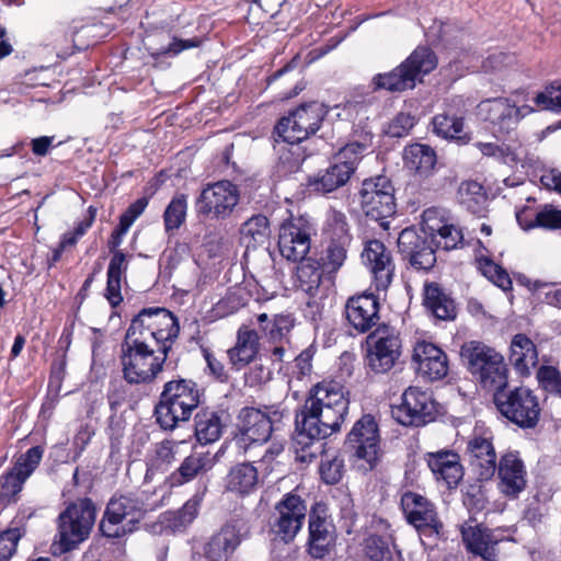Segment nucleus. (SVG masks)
Listing matches in <instances>:
<instances>
[{
	"mask_svg": "<svg viewBox=\"0 0 561 561\" xmlns=\"http://www.w3.org/2000/svg\"><path fill=\"white\" fill-rule=\"evenodd\" d=\"M215 466V456L207 451H194L187 456L172 474L173 484H184L199 474L208 472Z\"/></svg>",
	"mask_w": 561,
	"mask_h": 561,
	"instance_id": "obj_36",
	"label": "nucleus"
},
{
	"mask_svg": "<svg viewBox=\"0 0 561 561\" xmlns=\"http://www.w3.org/2000/svg\"><path fill=\"white\" fill-rule=\"evenodd\" d=\"M297 266V286L299 289L313 297L320 287L322 280V270L320 265L312 260L306 257L299 261Z\"/></svg>",
	"mask_w": 561,
	"mask_h": 561,
	"instance_id": "obj_45",
	"label": "nucleus"
},
{
	"mask_svg": "<svg viewBox=\"0 0 561 561\" xmlns=\"http://www.w3.org/2000/svg\"><path fill=\"white\" fill-rule=\"evenodd\" d=\"M394 188L391 181L383 175L367 179L362 184L360 204L367 217L382 221L396 213ZM385 226L383 222H380Z\"/></svg>",
	"mask_w": 561,
	"mask_h": 561,
	"instance_id": "obj_15",
	"label": "nucleus"
},
{
	"mask_svg": "<svg viewBox=\"0 0 561 561\" xmlns=\"http://www.w3.org/2000/svg\"><path fill=\"white\" fill-rule=\"evenodd\" d=\"M433 131L445 139H461L463 121L461 117L447 114H437L432 121Z\"/></svg>",
	"mask_w": 561,
	"mask_h": 561,
	"instance_id": "obj_46",
	"label": "nucleus"
},
{
	"mask_svg": "<svg viewBox=\"0 0 561 561\" xmlns=\"http://www.w3.org/2000/svg\"><path fill=\"white\" fill-rule=\"evenodd\" d=\"M363 264L370 271L377 290H386L393 277L394 264L391 253L379 240H368L364 243L360 254Z\"/></svg>",
	"mask_w": 561,
	"mask_h": 561,
	"instance_id": "obj_24",
	"label": "nucleus"
},
{
	"mask_svg": "<svg viewBox=\"0 0 561 561\" xmlns=\"http://www.w3.org/2000/svg\"><path fill=\"white\" fill-rule=\"evenodd\" d=\"M401 506L409 524L425 536L438 535L443 524L437 518L434 505L424 496L407 492L401 497Z\"/></svg>",
	"mask_w": 561,
	"mask_h": 561,
	"instance_id": "obj_22",
	"label": "nucleus"
},
{
	"mask_svg": "<svg viewBox=\"0 0 561 561\" xmlns=\"http://www.w3.org/2000/svg\"><path fill=\"white\" fill-rule=\"evenodd\" d=\"M436 210L426 209L423 213V225L436 248L449 251L456 249L462 242V233L454 225L442 224L436 219Z\"/></svg>",
	"mask_w": 561,
	"mask_h": 561,
	"instance_id": "obj_33",
	"label": "nucleus"
},
{
	"mask_svg": "<svg viewBox=\"0 0 561 561\" xmlns=\"http://www.w3.org/2000/svg\"><path fill=\"white\" fill-rule=\"evenodd\" d=\"M351 244L330 241L322 257L323 268L329 273H336L345 263Z\"/></svg>",
	"mask_w": 561,
	"mask_h": 561,
	"instance_id": "obj_50",
	"label": "nucleus"
},
{
	"mask_svg": "<svg viewBox=\"0 0 561 561\" xmlns=\"http://www.w3.org/2000/svg\"><path fill=\"white\" fill-rule=\"evenodd\" d=\"M379 308V300L374 294L353 296L345 305L346 319L357 332L366 333L377 324Z\"/></svg>",
	"mask_w": 561,
	"mask_h": 561,
	"instance_id": "obj_26",
	"label": "nucleus"
},
{
	"mask_svg": "<svg viewBox=\"0 0 561 561\" xmlns=\"http://www.w3.org/2000/svg\"><path fill=\"white\" fill-rule=\"evenodd\" d=\"M536 105L541 110L561 113V84L553 82L535 98Z\"/></svg>",
	"mask_w": 561,
	"mask_h": 561,
	"instance_id": "obj_52",
	"label": "nucleus"
},
{
	"mask_svg": "<svg viewBox=\"0 0 561 561\" xmlns=\"http://www.w3.org/2000/svg\"><path fill=\"white\" fill-rule=\"evenodd\" d=\"M345 448L358 460L367 463L365 470H371L379 460V431L375 419L367 414L353 426L345 440Z\"/></svg>",
	"mask_w": 561,
	"mask_h": 561,
	"instance_id": "obj_16",
	"label": "nucleus"
},
{
	"mask_svg": "<svg viewBox=\"0 0 561 561\" xmlns=\"http://www.w3.org/2000/svg\"><path fill=\"white\" fill-rule=\"evenodd\" d=\"M329 240L333 242L351 244L353 237L350 233V226L346 216L337 210H332L328 217Z\"/></svg>",
	"mask_w": 561,
	"mask_h": 561,
	"instance_id": "obj_48",
	"label": "nucleus"
},
{
	"mask_svg": "<svg viewBox=\"0 0 561 561\" xmlns=\"http://www.w3.org/2000/svg\"><path fill=\"white\" fill-rule=\"evenodd\" d=\"M248 535L249 530L239 522L224 525L205 545V557L210 561L228 559Z\"/></svg>",
	"mask_w": 561,
	"mask_h": 561,
	"instance_id": "obj_25",
	"label": "nucleus"
},
{
	"mask_svg": "<svg viewBox=\"0 0 561 561\" xmlns=\"http://www.w3.org/2000/svg\"><path fill=\"white\" fill-rule=\"evenodd\" d=\"M437 67V57L428 47L420 46L397 68L386 73H377L371 79L373 91L386 90L402 92L413 89L416 81Z\"/></svg>",
	"mask_w": 561,
	"mask_h": 561,
	"instance_id": "obj_4",
	"label": "nucleus"
},
{
	"mask_svg": "<svg viewBox=\"0 0 561 561\" xmlns=\"http://www.w3.org/2000/svg\"><path fill=\"white\" fill-rule=\"evenodd\" d=\"M310 234L311 226L302 217L282 224L278 234L280 255L287 261H302L310 250Z\"/></svg>",
	"mask_w": 561,
	"mask_h": 561,
	"instance_id": "obj_20",
	"label": "nucleus"
},
{
	"mask_svg": "<svg viewBox=\"0 0 561 561\" xmlns=\"http://www.w3.org/2000/svg\"><path fill=\"white\" fill-rule=\"evenodd\" d=\"M199 502L201 499L194 496L193 499L188 500L181 510L173 513L174 518L172 526L175 529H180L190 525L197 516Z\"/></svg>",
	"mask_w": 561,
	"mask_h": 561,
	"instance_id": "obj_60",
	"label": "nucleus"
},
{
	"mask_svg": "<svg viewBox=\"0 0 561 561\" xmlns=\"http://www.w3.org/2000/svg\"><path fill=\"white\" fill-rule=\"evenodd\" d=\"M224 423L221 415L208 409L201 410L195 415V436L202 444L214 443L221 436Z\"/></svg>",
	"mask_w": 561,
	"mask_h": 561,
	"instance_id": "obj_41",
	"label": "nucleus"
},
{
	"mask_svg": "<svg viewBox=\"0 0 561 561\" xmlns=\"http://www.w3.org/2000/svg\"><path fill=\"white\" fill-rule=\"evenodd\" d=\"M534 288L536 290L547 289L543 291L542 301L551 307L561 309V287L557 288L552 284L537 280L534 283Z\"/></svg>",
	"mask_w": 561,
	"mask_h": 561,
	"instance_id": "obj_62",
	"label": "nucleus"
},
{
	"mask_svg": "<svg viewBox=\"0 0 561 561\" xmlns=\"http://www.w3.org/2000/svg\"><path fill=\"white\" fill-rule=\"evenodd\" d=\"M187 199L186 195L174 196L167 206L163 220L167 232L179 229L186 219Z\"/></svg>",
	"mask_w": 561,
	"mask_h": 561,
	"instance_id": "obj_47",
	"label": "nucleus"
},
{
	"mask_svg": "<svg viewBox=\"0 0 561 561\" xmlns=\"http://www.w3.org/2000/svg\"><path fill=\"white\" fill-rule=\"evenodd\" d=\"M199 41L197 38L192 39H178L160 33L158 35H149L145 39V47L152 57H159L163 55L176 56L181 51L197 47Z\"/></svg>",
	"mask_w": 561,
	"mask_h": 561,
	"instance_id": "obj_39",
	"label": "nucleus"
},
{
	"mask_svg": "<svg viewBox=\"0 0 561 561\" xmlns=\"http://www.w3.org/2000/svg\"><path fill=\"white\" fill-rule=\"evenodd\" d=\"M496 470L501 480V490L508 496H516L526 486V470L524 462L517 453L508 451L504 454Z\"/></svg>",
	"mask_w": 561,
	"mask_h": 561,
	"instance_id": "obj_30",
	"label": "nucleus"
},
{
	"mask_svg": "<svg viewBox=\"0 0 561 561\" xmlns=\"http://www.w3.org/2000/svg\"><path fill=\"white\" fill-rule=\"evenodd\" d=\"M135 318L136 328L145 327L156 336L158 353H169L180 332L178 318L165 308H145Z\"/></svg>",
	"mask_w": 561,
	"mask_h": 561,
	"instance_id": "obj_19",
	"label": "nucleus"
},
{
	"mask_svg": "<svg viewBox=\"0 0 561 561\" xmlns=\"http://www.w3.org/2000/svg\"><path fill=\"white\" fill-rule=\"evenodd\" d=\"M398 250L415 270L430 271L436 263L433 242L424 226L421 230L403 229L398 237Z\"/></svg>",
	"mask_w": 561,
	"mask_h": 561,
	"instance_id": "obj_18",
	"label": "nucleus"
},
{
	"mask_svg": "<svg viewBox=\"0 0 561 561\" xmlns=\"http://www.w3.org/2000/svg\"><path fill=\"white\" fill-rule=\"evenodd\" d=\"M302 160L299 148H291L287 152H283L279 157V163L286 172L297 171L300 168Z\"/></svg>",
	"mask_w": 561,
	"mask_h": 561,
	"instance_id": "obj_64",
	"label": "nucleus"
},
{
	"mask_svg": "<svg viewBox=\"0 0 561 561\" xmlns=\"http://www.w3.org/2000/svg\"><path fill=\"white\" fill-rule=\"evenodd\" d=\"M44 455L42 446H34L19 455L12 468L0 476V507L14 504L20 499L24 483L39 466Z\"/></svg>",
	"mask_w": 561,
	"mask_h": 561,
	"instance_id": "obj_10",
	"label": "nucleus"
},
{
	"mask_svg": "<svg viewBox=\"0 0 561 561\" xmlns=\"http://www.w3.org/2000/svg\"><path fill=\"white\" fill-rule=\"evenodd\" d=\"M460 356L470 374L488 390L505 388L507 368L503 356L493 347L480 342H466L460 348Z\"/></svg>",
	"mask_w": 561,
	"mask_h": 561,
	"instance_id": "obj_5",
	"label": "nucleus"
},
{
	"mask_svg": "<svg viewBox=\"0 0 561 561\" xmlns=\"http://www.w3.org/2000/svg\"><path fill=\"white\" fill-rule=\"evenodd\" d=\"M415 125V117L410 113L401 112L397 114L388 124L386 133L390 137L401 138L409 135Z\"/></svg>",
	"mask_w": 561,
	"mask_h": 561,
	"instance_id": "obj_58",
	"label": "nucleus"
},
{
	"mask_svg": "<svg viewBox=\"0 0 561 561\" xmlns=\"http://www.w3.org/2000/svg\"><path fill=\"white\" fill-rule=\"evenodd\" d=\"M459 203L470 213L481 215L485 209L486 194L476 181L462 182L458 188Z\"/></svg>",
	"mask_w": 561,
	"mask_h": 561,
	"instance_id": "obj_44",
	"label": "nucleus"
},
{
	"mask_svg": "<svg viewBox=\"0 0 561 561\" xmlns=\"http://www.w3.org/2000/svg\"><path fill=\"white\" fill-rule=\"evenodd\" d=\"M25 530L20 527L9 528L0 534V561H8L16 551Z\"/></svg>",
	"mask_w": 561,
	"mask_h": 561,
	"instance_id": "obj_56",
	"label": "nucleus"
},
{
	"mask_svg": "<svg viewBox=\"0 0 561 561\" xmlns=\"http://www.w3.org/2000/svg\"><path fill=\"white\" fill-rule=\"evenodd\" d=\"M350 400L342 385L336 381H322L313 386L297 415L295 443L311 448L316 443L337 432L348 411Z\"/></svg>",
	"mask_w": 561,
	"mask_h": 561,
	"instance_id": "obj_1",
	"label": "nucleus"
},
{
	"mask_svg": "<svg viewBox=\"0 0 561 561\" xmlns=\"http://www.w3.org/2000/svg\"><path fill=\"white\" fill-rule=\"evenodd\" d=\"M533 112L534 108L529 105L517 106L506 98L488 99L478 105V115L502 131L513 129L522 118Z\"/></svg>",
	"mask_w": 561,
	"mask_h": 561,
	"instance_id": "obj_21",
	"label": "nucleus"
},
{
	"mask_svg": "<svg viewBox=\"0 0 561 561\" xmlns=\"http://www.w3.org/2000/svg\"><path fill=\"white\" fill-rule=\"evenodd\" d=\"M461 536L466 548L470 552L486 561L497 560L496 545L499 539L494 537L492 530L482 525L466 524L461 526Z\"/></svg>",
	"mask_w": 561,
	"mask_h": 561,
	"instance_id": "obj_31",
	"label": "nucleus"
},
{
	"mask_svg": "<svg viewBox=\"0 0 561 561\" xmlns=\"http://www.w3.org/2000/svg\"><path fill=\"white\" fill-rule=\"evenodd\" d=\"M199 502L201 499L194 496L193 499L188 500L181 510L173 513L174 518L172 526L175 529H180L190 525L197 516Z\"/></svg>",
	"mask_w": 561,
	"mask_h": 561,
	"instance_id": "obj_61",
	"label": "nucleus"
},
{
	"mask_svg": "<svg viewBox=\"0 0 561 561\" xmlns=\"http://www.w3.org/2000/svg\"><path fill=\"white\" fill-rule=\"evenodd\" d=\"M241 240L247 249H255L267 242L270 237L268 219L263 215H256L247 220L241 227Z\"/></svg>",
	"mask_w": 561,
	"mask_h": 561,
	"instance_id": "obj_42",
	"label": "nucleus"
},
{
	"mask_svg": "<svg viewBox=\"0 0 561 561\" xmlns=\"http://www.w3.org/2000/svg\"><path fill=\"white\" fill-rule=\"evenodd\" d=\"M424 306L438 320H454L457 314L454 299L434 282L424 285Z\"/></svg>",
	"mask_w": 561,
	"mask_h": 561,
	"instance_id": "obj_35",
	"label": "nucleus"
},
{
	"mask_svg": "<svg viewBox=\"0 0 561 561\" xmlns=\"http://www.w3.org/2000/svg\"><path fill=\"white\" fill-rule=\"evenodd\" d=\"M425 460L437 480H443L448 488H456L463 477V468L457 453L442 449L427 453Z\"/></svg>",
	"mask_w": 561,
	"mask_h": 561,
	"instance_id": "obj_29",
	"label": "nucleus"
},
{
	"mask_svg": "<svg viewBox=\"0 0 561 561\" xmlns=\"http://www.w3.org/2000/svg\"><path fill=\"white\" fill-rule=\"evenodd\" d=\"M240 201V191L228 180L207 184L196 199V211L209 219L222 220L233 213Z\"/></svg>",
	"mask_w": 561,
	"mask_h": 561,
	"instance_id": "obj_12",
	"label": "nucleus"
},
{
	"mask_svg": "<svg viewBox=\"0 0 561 561\" xmlns=\"http://www.w3.org/2000/svg\"><path fill=\"white\" fill-rule=\"evenodd\" d=\"M199 502L201 499L194 496L193 499L188 500L181 510L173 513L174 518L172 526L175 529H180L190 525L197 516Z\"/></svg>",
	"mask_w": 561,
	"mask_h": 561,
	"instance_id": "obj_59",
	"label": "nucleus"
},
{
	"mask_svg": "<svg viewBox=\"0 0 561 561\" xmlns=\"http://www.w3.org/2000/svg\"><path fill=\"white\" fill-rule=\"evenodd\" d=\"M257 481L256 468L250 462H242L230 469L226 478V488L231 492L245 495L255 489Z\"/></svg>",
	"mask_w": 561,
	"mask_h": 561,
	"instance_id": "obj_40",
	"label": "nucleus"
},
{
	"mask_svg": "<svg viewBox=\"0 0 561 561\" xmlns=\"http://www.w3.org/2000/svg\"><path fill=\"white\" fill-rule=\"evenodd\" d=\"M327 114L328 108L322 103L302 104L288 116L283 117L275 130L285 142L299 144L320 128Z\"/></svg>",
	"mask_w": 561,
	"mask_h": 561,
	"instance_id": "obj_9",
	"label": "nucleus"
},
{
	"mask_svg": "<svg viewBox=\"0 0 561 561\" xmlns=\"http://www.w3.org/2000/svg\"><path fill=\"white\" fill-rule=\"evenodd\" d=\"M437 403L430 391L411 386L401 396V403L392 409V415L402 425L422 426L435 420Z\"/></svg>",
	"mask_w": 561,
	"mask_h": 561,
	"instance_id": "obj_14",
	"label": "nucleus"
},
{
	"mask_svg": "<svg viewBox=\"0 0 561 561\" xmlns=\"http://www.w3.org/2000/svg\"><path fill=\"white\" fill-rule=\"evenodd\" d=\"M541 227L546 229H561V209L552 205H545L535 216V221L525 226L526 229Z\"/></svg>",
	"mask_w": 561,
	"mask_h": 561,
	"instance_id": "obj_54",
	"label": "nucleus"
},
{
	"mask_svg": "<svg viewBox=\"0 0 561 561\" xmlns=\"http://www.w3.org/2000/svg\"><path fill=\"white\" fill-rule=\"evenodd\" d=\"M368 366L377 374L389 371L401 355V339L394 328L379 325L368 336Z\"/></svg>",
	"mask_w": 561,
	"mask_h": 561,
	"instance_id": "obj_17",
	"label": "nucleus"
},
{
	"mask_svg": "<svg viewBox=\"0 0 561 561\" xmlns=\"http://www.w3.org/2000/svg\"><path fill=\"white\" fill-rule=\"evenodd\" d=\"M539 385L561 398V373L553 366H541L537 371Z\"/></svg>",
	"mask_w": 561,
	"mask_h": 561,
	"instance_id": "obj_57",
	"label": "nucleus"
},
{
	"mask_svg": "<svg viewBox=\"0 0 561 561\" xmlns=\"http://www.w3.org/2000/svg\"><path fill=\"white\" fill-rule=\"evenodd\" d=\"M308 513L306 501L294 492L286 493L274 506L271 530L279 540L288 543L301 530Z\"/></svg>",
	"mask_w": 561,
	"mask_h": 561,
	"instance_id": "obj_13",
	"label": "nucleus"
},
{
	"mask_svg": "<svg viewBox=\"0 0 561 561\" xmlns=\"http://www.w3.org/2000/svg\"><path fill=\"white\" fill-rule=\"evenodd\" d=\"M282 419L277 411L261 410L253 407H244L237 416L236 440L240 447L247 448L250 444L266 443L274 424Z\"/></svg>",
	"mask_w": 561,
	"mask_h": 561,
	"instance_id": "obj_11",
	"label": "nucleus"
},
{
	"mask_svg": "<svg viewBox=\"0 0 561 561\" xmlns=\"http://www.w3.org/2000/svg\"><path fill=\"white\" fill-rule=\"evenodd\" d=\"M201 403V390L191 379H174L163 386L154 408L156 422L164 431H173L191 419Z\"/></svg>",
	"mask_w": 561,
	"mask_h": 561,
	"instance_id": "obj_2",
	"label": "nucleus"
},
{
	"mask_svg": "<svg viewBox=\"0 0 561 561\" xmlns=\"http://www.w3.org/2000/svg\"><path fill=\"white\" fill-rule=\"evenodd\" d=\"M320 474L327 484H336L344 473V459L337 454L325 455L320 463Z\"/></svg>",
	"mask_w": 561,
	"mask_h": 561,
	"instance_id": "obj_51",
	"label": "nucleus"
},
{
	"mask_svg": "<svg viewBox=\"0 0 561 561\" xmlns=\"http://www.w3.org/2000/svg\"><path fill=\"white\" fill-rule=\"evenodd\" d=\"M366 556L371 561H391L392 551L389 541L380 536H370L366 540L365 546Z\"/></svg>",
	"mask_w": 561,
	"mask_h": 561,
	"instance_id": "obj_55",
	"label": "nucleus"
},
{
	"mask_svg": "<svg viewBox=\"0 0 561 561\" xmlns=\"http://www.w3.org/2000/svg\"><path fill=\"white\" fill-rule=\"evenodd\" d=\"M369 147L370 144L367 140L350 142L339 151L334 160L341 165L350 167L352 175Z\"/></svg>",
	"mask_w": 561,
	"mask_h": 561,
	"instance_id": "obj_49",
	"label": "nucleus"
},
{
	"mask_svg": "<svg viewBox=\"0 0 561 561\" xmlns=\"http://www.w3.org/2000/svg\"><path fill=\"white\" fill-rule=\"evenodd\" d=\"M412 358L419 374L430 380L442 379L448 373L446 354L433 343L419 342L414 347Z\"/></svg>",
	"mask_w": 561,
	"mask_h": 561,
	"instance_id": "obj_28",
	"label": "nucleus"
},
{
	"mask_svg": "<svg viewBox=\"0 0 561 561\" xmlns=\"http://www.w3.org/2000/svg\"><path fill=\"white\" fill-rule=\"evenodd\" d=\"M260 342L257 332L242 325L237 333V342L228 350V357L233 369L241 370L251 364L257 356Z\"/></svg>",
	"mask_w": 561,
	"mask_h": 561,
	"instance_id": "obj_32",
	"label": "nucleus"
},
{
	"mask_svg": "<svg viewBox=\"0 0 561 561\" xmlns=\"http://www.w3.org/2000/svg\"><path fill=\"white\" fill-rule=\"evenodd\" d=\"M510 360L520 374H529L538 363L534 342L525 334H516L511 343Z\"/></svg>",
	"mask_w": 561,
	"mask_h": 561,
	"instance_id": "obj_38",
	"label": "nucleus"
},
{
	"mask_svg": "<svg viewBox=\"0 0 561 561\" xmlns=\"http://www.w3.org/2000/svg\"><path fill=\"white\" fill-rule=\"evenodd\" d=\"M295 325V320L289 314H279L276 316L272 328L270 329V334L273 339L284 337Z\"/></svg>",
	"mask_w": 561,
	"mask_h": 561,
	"instance_id": "obj_63",
	"label": "nucleus"
},
{
	"mask_svg": "<svg viewBox=\"0 0 561 561\" xmlns=\"http://www.w3.org/2000/svg\"><path fill=\"white\" fill-rule=\"evenodd\" d=\"M96 517V510L90 499L69 504L57 518V533L53 548L55 553L76 549L90 535Z\"/></svg>",
	"mask_w": 561,
	"mask_h": 561,
	"instance_id": "obj_3",
	"label": "nucleus"
},
{
	"mask_svg": "<svg viewBox=\"0 0 561 561\" xmlns=\"http://www.w3.org/2000/svg\"><path fill=\"white\" fill-rule=\"evenodd\" d=\"M350 179L351 168L341 165L334 160V162L323 173H320L314 179L312 185H314L318 191L330 193L345 185Z\"/></svg>",
	"mask_w": 561,
	"mask_h": 561,
	"instance_id": "obj_43",
	"label": "nucleus"
},
{
	"mask_svg": "<svg viewBox=\"0 0 561 561\" xmlns=\"http://www.w3.org/2000/svg\"><path fill=\"white\" fill-rule=\"evenodd\" d=\"M327 506L316 503L309 512V553L314 559L324 558L335 542V527L328 518Z\"/></svg>",
	"mask_w": 561,
	"mask_h": 561,
	"instance_id": "obj_23",
	"label": "nucleus"
},
{
	"mask_svg": "<svg viewBox=\"0 0 561 561\" xmlns=\"http://www.w3.org/2000/svg\"><path fill=\"white\" fill-rule=\"evenodd\" d=\"M469 463L478 480L488 481L496 472V453L491 437L473 435L467 444Z\"/></svg>",
	"mask_w": 561,
	"mask_h": 561,
	"instance_id": "obj_27",
	"label": "nucleus"
},
{
	"mask_svg": "<svg viewBox=\"0 0 561 561\" xmlns=\"http://www.w3.org/2000/svg\"><path fill=\"white\" fill-rule=\"evenodd\" d=\"M139 344L121 345V365L123 378L129 385L151 383L162 371L168 353H158V348L138 347Z\"/></svg>",
	"mask_w": 561,
	"mask_h": 561,
	"instance_id": "obj_7",
	"label": "nucleus"
},
{
	"mask_svg": "<svg viewBox=\"0 0 561 561\" xmlns=\"http://www.w3.org/2000/svg\"><path fill=\"white\" fill-rule=\"evenodd\" d=\"M128 256L117 253L111 257L106 272V288L104 297L112 308H116L123 301L122 282L128 268Z\"/></svg>",
	"mask_w": 561,
	"mask_h": 561,
	"instance_id": "obj_37",
	"label": "nucleus"
},
{
	"mask_svg": "<svg viewBox=\"0 0 561 561\" xmlns=\"http://www.w3.org/2000/svg\"><path fill=\"white\" fill-rule=\"evenodd\" d=\"M137 322L138 320L136 318L131 320L123 343H128L129 345L134 346L135 344H139L138 347L154 348L153 346L156 345V336L145 327L136 328Z\"/></svg>",
	"mask_w": 561,
	"mask_h": 561,
	"instance_id": "obj_53",
	"label": "nucleus"
},
{
	"mask_svg": "<svg viewBox=\"0 0 561 561\" xmlns=\"http://www.w3.org/2000/svg\"><path fill=\"white\" fill-rule=\"evenodd\" d=\"M145 513V503L138 495H115L106 505L100 530L107 538L124 537L136 529Z\"/></svg>",
	"mask_w": 561,
	"mask_h": 561,
	"instance_id": "obj_6",
	"label": "nucleus"
},
{
	"mask_svg": "<svg viewBox=\"0 0 561 561\" xmlns=\"http://www.w3.org/2000/svg\"><path fill=\"white\" fill-rule=\"evenodd\" d=\"M404 167L420 178H430L437 164L435 150L424 144H412L403 150Z\"/></svg>",
	"mask_w": 561,
	"mask_h": 561,
	"instance_id": "obj_34",
	"label": "nucleus"
},
{
	"mask_svg": "<svg viewBox=\"0 0 561 561\" xmlns=\"http://www.w3.org/2000/svg\"><path fill=\"white\" fill-rule=\"evenodd\" d=\"M494 403L504 417L522 428H534L539 421V401L528 388L518 387L510 391L496 389Z\"/></svg>",
	"mask_w": 561,
	"mask_h": 561,
	"instance_id": "obj_8",
	"label": "nucleus"
}]
</instances>
